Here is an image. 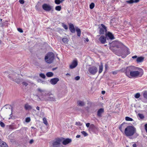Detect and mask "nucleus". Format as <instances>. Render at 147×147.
Returning <instances> with one entry per match:
<instances>
[{"label":"nucleus","mask_w":147,"mask_h":147,"mask_svg":"<svg viewBox=\"0 0 147 147\" xmlns=\"http://www.w3.org/2000/svg\"><path fill=\"white\" fill-rule=\"evenodd\" d=\"M125 73L129 78H136L142 76L143 74V71L142 69L134 66H130L126 67Z\"/></svg>","instance_id":"1"},{"label":"nucleus","mask_w":147,"mask_h":147,"mask_svg":"<svg viewBox=\"0 0 147 147\" xmlns=\"http://www.w3.org/2000/svg\"><path fill=\"white\" fill-rule=\"evenodd\" d=\"M136 132V129L133 126H127L125 129L124 133L127 137L133 136Z\"/></svg>","instance_id":"2"},{"label":"nucleus","mask_w":147,"mask_h":147,"mask_svg":"<svg viewBox=\"0 0 147 147\" xmlns=\"http://www.w3.org/2000/svg\"><path fill=\"white\" fill-rule=\"evenodd\" d=\"M55 55L52 52L48 53L45 56V61L48 63H52L54 59Z\"/></svg>","instance_id":"3"},{"label":"nucleus","mask_w":147,"mask_h":147,"mask_svg":"<svg viewBox=\"0 0 147 147\" xmlns=\"http://www.w3.org/2000/svg\"><path fill=\"white\" fill-rule=\"evenodd\" d=\"M43 100L45 101H56L55 96L50 92H47L45 96H44Z\"/></svg>","instance_id":"4"},{"label":"nucleus","mask_w":147,"mask_h":147,"mask_svg":"<svg viewBox=\"0 0 147 147\" xmlns=\"http://www.w3.org/2000/svg\"><path fill=\"white\" fill-rule=\"evenodd\" d=\"M18 74L16 73H13L10 74L8 77L12 81L19 84L20 82V80L18 77Z\"/></svg>","instance_id":"5"},{"label":"nucleus","mask_w":147,"mask_h":147,"mask_svg":"<svg viewBox=\"0 0 147 147\" xmlns=\"http://www.w3.org/2000/svg\"><path fill=\"white\" fill-rule=\"evenodd\" d=\"M62 139L58 138L52 142V144L53 147H61V146Z\"/></svg>","instance_id":"6"},{"label":"nucleus","mask_w":147,"mask_h":147,"mask_svg":"<svg viewBox=\"0 0 147 147\" xmlns=\"http://www.w3.org/2000/svg\"><path fill=\"white\" fill-rule=\"evenodd\" d=\"M88 71L90 74L94 75L97 72V68L95 66H92L89 67Z\"/></svg>","instance_id":"7"},{"label":"nucleus","mask_w":147,"mask_h":147,"mask_svg":"<svg viewBox=\"0 0 147 147\" xmlns=\"http://www.w3.org/2000/svg\"><path fill=\"white\" fill-rule=\"evenodd\" d=\"M37 90L38 92V95L41 96L42 99L44 98V96H45L46 94H47V92L45 90L42 89L40 88H38Z\"/></svg>","instance_id":"8"},{"label":"nucleus","mask_w":147,"mask_h":147,"mask_svg":"<svg viewBox=\"0 0 147 147\" xmlns=\"http://www.w3.org/2000/svg\"><path fill=\"white\" fill-rule=\"evenodd\" d=\"M43 9L46 11H49L52 8V7L47 3H44L42 5Z\"/></svg>","instance_id":"9"},{"label":"nucleus","mask_w":147,"mask_h":147,"mask_svg":"<svg viewBox=\"0 0 147 147\" xmlns=\"http://www.w3.org/2000/svg\"><path fill=\"white\" fill-rule=\"evenodd\" d=\"M101 27H99V33L100 34H104L107 31V28L103 24H101Z\"/></svg>","instance_id":"10"},{"label":"nucleus","mask_w":147,"mask_h":147,"mask_svg":"<svg viewBox=\"0 0 147 147\" xmlns=\"http://www.w3.org/2000/svg\"><path fill=\"white\" fill-rule=\"evenodd\" d=\"M59 81V79L58 78H55L51 79L50 81V83L52 85H55Z\"/></svg>","instance_id":"11"},{"label":"nucleus","mask_w":147,"mask_h":147,"mask_svg":"<svg viewBox=\"0 0 147 147\" xmlns=\"http://www.w3.org/2000/svg\"><path fill=\"white\" fill-rule=\"evenodd\" d=\"M106 37L107 38H109L111 40H113L115 39L113 34L110 32H108L106 34Z\"/></svg>","instance_id":"12"},{"label":"nucleus","mask_w":147,"mask_h":147,"mask_svg":"<svg viewBox=\"0 0 147 147\" xmlns=\"http://www.w3.org/2000/svg\"><path fill=\"white\" fill-rule=\"evenodd\" d=\"M106 38L105 36L102 35L101 36L98 38V40L101 43L104 44L106 42Z\"/></svg>","instance_id":"13"},{"label":"nucleus","mask_w":147,"mask_h":147,"mask_svg":"<svg viewBox=\"0 0 147 147\" xmlns=\"http://www.w3.org/2000/svg\"><path fill=\"white\" fill-rule=\"evenodd\" d=\"M78 62L76 60L74 61L69 66V68L72 69L75 68L77 65Z\"/></svg>","instance_id":"14"},{"label":"nucleus","mask_w":147,"mask_h":147,"mask_svg":"<svg viewBox=\"0 0 147 147\" xmlns=\"http://www.w3.org/2000/svg\"><path fill=\"white\" fill-rule=\"evenodd\" d=\"M104 112V109L103 108H100L97 111V115L98 117H102V114Z\"/></svg>","instance_id":"15"},{"label":"nucleus","mask_w":147,"mask_h":147,"mask_svg":"<svg viewBox=\"0 0 147 147\" xmlns=\"http://www.w3.org/2000/svg\"><path fill=\"white\" fill-rule=\"evenodd\" d=\"M69 29L70 32L72 33L75 32V29L74 25L72 24H69Z\"/></svg>","instance_id":"16"},{"label":"nucleus","mask_w":147,"mask_h":147,"mask_svg":"<svg viewBox=\"0 0 147 147\" xmlns=\"http://www.w3.org/2000/svg\"><path fill=\"white\" fill-rule=\"evenodd\" d=\"M71 142V140L70 138H67L64 140L63 142L62 143L63 145H66Z\"/></svg>","instance_id":"17"},{"label":"nucleus","mask_w":147,"mask_h":147,"mask_svg":"<svg viewBox=\"0 0 147 147\" xmlns=\"http://www.w3.org/2000/svg\"><path fill=\"white\" fill-rule=\"evenodd\" d=\"M77 103L78 106H84L85 104L84 101L80 100H78L77 102Z\"/></svg>","instance_id":"18"},{"label":"nucleus","mask_w":147,"mask_h":147,"mask_svg":"<svg viewBox=\"0 0 147 147\" xmlns=\"http://www.w3.org/2000/svg\"><path fill=\"white\" fill-rule=\"evenodd\" d=\"M144 59V57H140L137 58L136 61L138 63L142 62L143 61Z\"/></svg>","instance_id":"19"},{"label":"nucleus","mask_w":147,"mask_h":147,"mask_svg":"<svg viewBox=\"0 0 147 147\" xmlns=\"http://www.w3.org/2000/svg\"><path fill=\"white\" fill-rule=\"evenodd\" d=\"M139 1V0H130L127 1L126 2L129 4L133 3H138Z\"/></svg>","instance_id":"20"},{"label":"nucleus","mask_w":147,"mask_h":147,"mask_svg":"<svg viewBox=\"0 0 147 147\" xmlns=\"http://www.w3.org/2000/svg\"><path fill=\"white\" fill-rule=\"evenodd\" d=\"M76 30L77 32V35L78 36H80L81 35V31L80 29L78 27L76 28Z\"/></svg>","instance_id":"21"},{"label":"nucleus","mask_w":147,"mask_h":147,"mask_svg":"<svg viewBox=\"0 0 147 147\" xmlns=\"http://www.w3.org/2000/svg\"><path fill=\"white\" fill-rule=\"evenodd\" d=\"M24 108L26 110H30L32 109V106L28 104L25 105Z\"/></svg>","instance_id":"22"},{"label":"nucleus","mask_w":147,"mask_h":147,"mask_svg":"<svg viewBox=\"0 0 147 147\" xmlns=\"http://www.w3.org/2000/svg\"><path fill=\"white\" fill-rule=\"evenodd\" d=\"M103 65L102 63H101L100 65L99 66V70L98 73L99 74L101 73L103 71Z\"/></svg>","instance_id":"23"},{"label":"nucleus","mask_w":147,"mask_h":147,"mask_svg":"<svg viewBox=\"0 0 147 147\" xmlns=\"http://www.w3.org/2000/svg\"><path fill=\"white\" fill-rule=\"evenodd\" d=\"M0 146L1 147H8L6 143L3 141L0 144Z\"/></svg>","instance_id":"24"},{"label":"nucleus","mask_w":147,"mask_h":147,"mask_svg":"<svg viewBox=\"0 0 147 147\" xmlns=\"http://www.w3.org/2000/svg\"><path fill=\"white\" fill-rule=\"evenodd\" d=\"M46 75L47 77H52L53 76V74L52 72H49L47 73Z\"/></svg>","instance_id":"25"},{"label":"nucleus","mask_w":147,"mask_h":147,"mask_svg":"<svg viewBox=\"0 0 147 147\" xmlns=\"http://www.w3.org/2000/svg\"><path fill=\"white\" fill-rule=\"evenodd\" d=\"M143 95L144 98L147 99V91H145L143 92Z\"/></svg>","instance_id":"26"},{"label":"nucleus","mask_w":147,"mask_h":147,"mask_svg":"<svg viewBox=\"0 0 147 147\" xmlns=\"http://www.w3.org/2000/svg\"><path fill=\"white\" fill-rule=\"evenodd\" d=\"M55 9L58 11H60L61 9V7L60 6H57L55 7Z\"/></svg>","instance_id":"27"},{"label":"nucleus","mask_w":147,"mask_h":147,"mask_svg":"<svg viewBox=\"0 0 147 147\" xmlns=\"http://www.w3.org/2000/svg\"><path fill=\"white\" fill-rule=\"evenodd\" d=\"M125 119L127 121H133L132 119L128 117H125Z\"/></svg>","instance_id":"28"},{"label":"nucleus","mask_w":147,"mask_h":147,"mask_svg":"<svg viewBox=\"0 0 147 147\" xmlns=\"http://www.w3.org/2000/svg\"><path fill=\"white\" fill-rule=\"evenodd\" d=\"M62 40L63 42L65 43H67L68 41V39L66 38H62Z\"/></svg>","instance_id":"29"},{"label":"nucleus","mask_w":147,"mask_h":147,"mask_svg":"<svg viewBox=\"0 0 147 147\" xmlns=\"http://www.w3.org/2000/svg\"><path fill=\"white\" fill-rule=\"evenodd\" d=\"M55 3L56 4L59 5L62 3V2L61 0H55Z\"/></svg>","instance_id":"30"},{"label":"nucleus","mask_w":147,"mask_h":147,"mask_svg":"<svg viewBox=\"0 0 147 147\" xmlns=\"http://www.w3.org/2000/svg\"><path fill=\"white\" fill-rule=\"evenodd\" d=\"M43 123L46 125H47L48 123L46 118L44 117L43 119Z\"/></svg>","instance_id":"31"},{"label":"nucleus","mask_w":147,"mask_h":147,"mask_svg":"<svg viewBox=\"0 0 147 147\" xmlns=\"http://www.w3.org/2000/svg\"><path fill=\"white\" fill-rule=\"evenodd\" d=\"M123 125V124H122L119 127V129L121 131V132H123V130L124 128L122 127V126Z\"/></svg>","instance_id":"32"},{"label":"nucleus","mask_w":147,"mask_h":147,"mask_svg":"<svg viewBox=\"0 0 147 147\" xmlns=\"http://www.w3.org/2000/svg\"><path fill=\"white\" fill-rule=\"evenodd\" d=\"M94 3H92L90 5V9H92L94 8Z\"/></svg>","instance_id":"33"},{"label":"nucleus","mask_w":147,"mask_h":147,"mask_svg":"<svg viewBox=\"0 0 147 147\" xmlns=\"http://www.w3.org/2000/svg\"><path fill=\"white\" fill-rule=\"evenodd\" d=\"M39 76L41 78L45 79V78L46 76L43 73H40L39 74Z\"/></svg>","instance_id":"34"},{"label":"nucleus","mask_w":147,"mask_h":147,"mask_svg":"<svg viewBox=\"0 0 147 147\" xmlns=\"http://www.w3.org/2000/svg\"><path fill=\"white\" fill-rule=\"evenodd\" d=\"M81 133L84 135V136H86L88 135V134H87L85 131H82Z\"/></svg>","instance_id":"35"},{"label":"nucleus","mask_w":147,"mask_h":147,"mask_svg":"<svg viewBox=\"0 0 147 147\" xmlns=\"http://www.w3.org/2000/svg\"><path fill=\"white\" fill-rule=\"evenodd\" d=\"M139 117L141 119H143L144 118V116L142 114L139 113L138 114Z\"/></svg>","instance_id":"36"},{"label":"nucleus","mask_w":147,"mask_h":147,"mask_svg":"<svg viewBox=\"0 0 147 147\" xmlns=\"http://www.w3.org/2000/svg\"><path fill=\"white\" fill-rule=\"evenodd\" d=\"M140 96V94L139 93H137L135 94V97L136 98H138Z\"/></svg>","instance_id":"37"},{"label":"nucleus","mask_w":147,"mask_h":147,"mask_svg":"<svg viewBox=\"0 0 147 147\" xmlns=\"http://www.w3.org/2000/svg\"><path fill=\"white\" fill-rule=\"evenodd\" d=\"M62 26L66 30H67L68 29V27L66 24H62Z\"/></svg>","instance_id":"38"},{"label":"nucleus","mask_w":147,"mask_h":147,"mask_svg":"<svg viewBox=\"0 0 147 147\" xmlns=\"http://www.w3.org/2000/svg\"><path fill=\"white\" fill-rule=\"evenodd\" d=\"M22 84L26 86H27L28 85V83L27 82H22Z\"/></svg>","instance_id":"39"},{"label":"nucleus","mask_w":147,"mask_h":147,"mask_svg":"<svg viewBox=\"0 0 147 147\" xmlns=\"http://www.w3.org/2000/svg\"><path fill=\"white\" fill-rule=\"evenodd\" d=\"M0 125L2 127H4L5 126V125L4 123L2 121H0Z\"/></svg>","instance_id":"40"},{"label":"nucleus","mask_w":147,"mask_h":147,"mask_svg":"<svg viewBox=\"0 0 147 147\" xmlns=\"http://www.w3.org/2000/svg\"><path fill=\"white\" fill-rule=\"evenodd\" d=\"M76 125L78 126H81L82 125V124L80 122H76Z\"/></svg>","instance_id":"41"},{"label":"nucleus","mask_w":147,"mask_h":147,"mask_svg":"<svg viewBox=\"0 0 147 147\" xmlns=\"http://www.w3.org/2000/svg\"><path fill=\"white\" fill-rule=\"evenodd\" d=\"M30 117H27L26 119V121L27 122H28L30 121Z\"/></svg>","instance_id":"42"},{"label":"nucleus","mask_w":147,"mask_h":147,"mask_svg":"<svg viewBox=\"0 0 147 147\" xmlns=\"http://www.w3.org/2000/svg\"><path fill=\"white\" fill-rule=\"evenodd\" d=\"M18 31L21 33H22L23 32V31L20 28H18Z\"/></svg>","instance_id":"43"},{"label":"nucleus","mask_w":147,"mask_h":147,"mask_svg":"<svg viewBox=\"0 0 147 147\" xmlns=\"http://www.w3.org/2000/svg\"><path fill=\"white\" fill-rule=\"evenodd\" d=\"M118 72V71H112V73L113 75H116L117 74Z\"/></svg>","instance_id":"44"},{"label":"nucleus","mask_w":147,"mask_h":147,"mask_svg":"<svg viewBox=\"0 0 147 147\" xmlns=\"http://www.w3.org/2000/svg\"><path fill=\"white\" fill-rule=\"evenodd\" d=\"M74 79L76 80H78L80 79V77L79 76H77L75 77Z\"/></svg>","instance_id":"45"},{"label":"nucleus","mask_w":147,"mask_h":147,"mask_svg":"<svg viewBox=\"0 0 147 147\" xmlns=\"http://www.w3.org/2000/svg\"><path fill=\"white\" fill-rule=\"evenodd\" d=\"M19 2L21 4H23L24 3V0H19Z\"/></svg>","instance_id":"46"},{"label":"nucleus","mask_w":147,"mask_h":147,"mask_svg":"<svg viewBox=\"0 0 147 147\" xmlns=\"http://www.w3.org/2000/svg\"><path fill=\"white\" fill-rule=\"evenodd\" d=\"M37 82H43V81L41 79H38L37 80Z\"/></svg>","instance_id":"47"},{"label":"nucleus","mask_w":147,"mask_h":147,"mask_svg":"<svg viewBox=\"0 0 147 147\" xmlns=\"http://www.w3.org/2000/svg\"><path fill=\"white\" fill-rule=\"evenodd\" d=\"M145 129L146 131V132L147 133V124L145 125Z\"/></svg>","instance_id":"48"},{"label":"nucleus","mask_w":147,"mask_h":147,"mask_svg":"<svg viewBox=\"0 0 147 147\" xmlns=\"http://www.w3.org/2000/svg\"><path fill=\"white\" fill-rule=\"evenodd\" d=\"M90 125V123H87L86 124V126L87 127H89Z\"/></svg>","instance_id":"49"},{"label":"nucleus","mask_w":147,"mask_h":147,"mask_svg":"<svg viewBox=\"0 0 147 147\" xmlns=\"http://www.w3.org/2000/svg\"><path fill=\"white\" fill-rule=\"evenodd\" d=\"M33 142L34 140L32 139L29 142V143L30 144H31Z\"/></svg>","instance_id":"50"},{"label":"nucleus","mask_w":147,"mask_h":147,"mask_svg":"<svg viewBox=\"0 0 147 147\" xmlns=\"http://www.w3.org/2000/svg\"><path fill=\"white\" fill-rule=\"evenodd\" d=\"M137 55H134L133 56H132V58L133 59H135V58H137Z\"/></svg>","instance_id":"51"},{"label":"nucleus","mask_w":147,"mask_h":147,"mask_svg":"<svg viewBox=\"0 0 147 147\" xmlns=\"http://www.w3.org/2000/svg\"><path fill=\"white\" fill-rule=\"evenodd\" d=\"M105 69H107V68H108V65L107 64H106L105 65Z\"/></svg>","instance_id":"52"},{"label":"nucleus","mask_w":147,"mask_h":147,"mask_svg":"<svg viewBox=\"0 0 147 147\" xmlns=\"http://www.w3.org/2000/svg\"><path fill=\"white\" fill-rule=\"evenodd\" d=\"M133 147H136L137 146V145L136 144H134L133 145Z\"/></svg>","instance_id":"53"},{"label":"nucleus","mask_w":147,"mask_h":147,"mask_svg":"<svg viewBox=\"0 0 147 147\" xmlns=\"http://www.w3.org/2000/svg\"><path fill=\"white\" fill-rule=\"evenodd\" d=\"M36 109L37 110H38L39 111L40 110V107H39L38 106H37L36 107Z\"/></svg>","instance_id":"54"},{"label":"nucleus","mask_w":147,"mask_h":147,"mask_svg":"<svg viewBox=\"0 0 147 147\" xmlns=\"http://www.w3.org/2000/svg\"><path fill=\"white\" fill-rule=\"evenodd\" d=\"M80 137V135H78L76 136V138H79Z\"/></svg>","instance_id":"55"},{"label":"nucleus","mask_w":147,"mask_h":147,"mask_svg":"<svg viewBox=\"0 0 147 147\" xmlns=\"http://www.w3.org/2000/svg\"><path fill=\"white\" fill-rule=\"evenodd\" d=\"M101 93L102 94H104L105 93V91H102L101 92Z\"/></svg>","instance_id":"56"},{"label":"nucleus","mask_w":147,"mask_h":147,"mask_svg":"<svg viewBox=\"0 0 147 147\" xmlns=\"http://www.w3.org/2000/svg\"><path fill=\"white\" fill-rule=\"evenodd\" d=\"M38 101L41 100V99L38 96Z\"/></svg>","instance_id":"57"},{"label":"nucleus","mask_w":147,"mask_h":147,"mask_svg":"<svg viewBox=\"0 0 147 147\" xmlns=\"http://www.w3.org/2000/svg\"><path fill=\"white\" fill-rule=\"evenodd\" d=\"M138 145H139L141 146H142V145L141 143H139L137 145L138 146Z\"/></svg>","instance_id":"58"},{"label":"nucleus","mask_w":147,"mask_h":147,"mask_svg":"<svg viewBox=\"0 0 147 147\" xmlns=\"http://www.w3.org/2000/svg\"><path fill=\"white\" fill-rule=\"evenodd\" d=\"M118 43V42H112V43H111V44H114L115 43V44H117V43Z\"/></svg>","instance_id":"59"},{"label":"nucleus","mask_w":147,"mask_h":147,"mask_svg":"<svg viewBox=\"0 0 147 147\" xmlns=\"http://www.w3.org/2000/svg\"><path fill=\"white\" fill-rule=\"evenodd\" d=\"M56 69H57V68H53L52 69V70H53L54 71V70H55Z\"/></svg>","instance_id":"60"},{"label":"nucleus","mask_w":147,"mask_h":147,"mask_svg":"<svg viewBox=\"0 0 147 147\" xmlns=\"http://www.w3.org/2000/svg\"><path fill=\"white\" fill-rule=\"evenodd\" d=\"M66 75H69V76H70V75L69 74V73H67L66 74Z\"/></svg>","instance_id":"61"},{"label":"nucleus","mask_w":147,"mask_h":147,"mask_svg":"<svg viewBox=\"0 0 147 147\" xmlns=\"http://www.w3.org/2000/svg\"><path fill=\"white\" fill-rule=\"evenodd\" d=\"M86 41L88 42L89 41V39L87 38L86 39Z\"/></svg>","instance_id":"62"},{"label":"nucleus","mask_w":147,"mask_h":147,"mask_svg":"<svg viewBox=\"0 0 147 147\" xmlns=\"http://www.w3.org/2000/svg\"><path fill=\"white\" fill-rule=\"evenodd\" d=\"M61 2H62L63 1L65 0H61Z\"/></svg>","instance_id":"63"},{"label":"nucleus","mask_w":147,"mask_h":147,"mask_svg":"<svg viewBox=\"0 0 147 147\" xmlns=\"http://www.w3.org/2000/svg\"><path fill=\"white\" fill-rule=\"evenodd\" d=\"M130 53L129 52H128V53L127 54V55H128Z\"/></svg>","instance_id":"64"}]
</instances>
